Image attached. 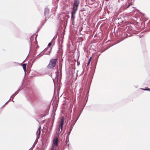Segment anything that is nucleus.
<instances>
[{
  "label": "nucleus",
  "instance_id": "8",
  "mask_svg": "<svg viewBox=\"0 0 150 150\" xmlns=\"http://www.w3.org/2000/svg\"><path fill=\"white\" fill-rule=\"evenodd\" d=\"M91 58H92V57H91L89 59L88 61V64H87V66H88L89 65V64H90V62L91 61Z\"/></svg>",
  "mask_w": 150,
  "mask_h": 150
},
{
  "label": "nucleus",
  "instance_id": "5",
  "mask_svg": "<svg viewBox=\"0 0 150 150\" xmlns=\"http://www.w3.org/2000/svg\"><path fill=\"white\" fill-rule=\"evenodd\" d=\"M41 127L40 126L39 127L38 130L37 132V138H38V139L39 138L40 136V133H41Z\"/></svg>",
  "mask_w": 150,
  "mask_h": 150
},
{
  "label": "nucleus",
  "instance_id": "11",
  "mask_svg": "<svg viewBox=\"0 0 150 150\" xmlns=\"http://www.w3.org/2000/svg\"><path fill=\"white\" fill-rule=\"evenodd\" d=\"M55 150V148H54V146H53L52 147V148L51 150Z\"/></svg>",
  "mask_w": 150,
  "mask_h": 150
},
{
  "label": "nucleus",
  "instance_id": "7",
  "mask_svg": "<svg viewBox=\"0 0 150 150\" xmlns=\"http://www.w3.org/2000/svg\"><path fill=\"white\" fill-rule=\"evenodd\" d=\"M23 68V69L25 71H26V64H23L22 65Z\"/></svg>",
  "mask_w": 150,
  "mask_h": 150
},
{
  "label": "nucleus",
  "instance_id": "4",
  "mask_svg": "<svg viewBox=\"0 0 150 150\" xmlns=\"http://www.w3.org/2000/svg\"><path fill=\"white\" fill-rule=\"evenodd\" d=\"M58 139L57 137H55L54 138L53 140V144L52 145V147L51 149L50 150H51L53 146L55 148L54 150H56V148L58 145Z\"/></svg>",
  "mask_w": 150,
  "mask_h": 150
},
{
  "label": "nucleus",
  "instance_id": "2",
  "mask_svg": "<svg viewBox=\"0 0 150 150\" xmlns=\"http://www.w3.org/2000/svg\"><path fill=\"white\" fill-rule=\"evenodd\" d=\"M57 58L50 59L49 63L47 66V68L49 69L53 68L57 62Z\"/></svg>",
  "mask_w": 150,
  "mask_h": 150
},
{
  "label": "nucleus",
  "instance_id": "14",
  "mask_svg": "<svg viewBox=\"0 0 150 150\" xmlns=\"http://www.w3.org/2000/svg\"><path fill=\"white\" fill-rule=\"evenodd\" d=\"M149 23H150V21H149Z\"/></svg>",
  "mask_w": 150,
  "mask_h": 150
},
{
  "label": "nucleus",
  "instance_id": "12",
  "mask_svg": "<svg viewBox=\"0 0 150 150\" xmlns=\"http://www.w3.org/2000/svg\"><path fill=\"white\" fill-rule=\"evenodd\" d=\"M129 5H130V6L131 5H132V2L130 3L129 4Z\"/></svg>",
  "mask_w": 150,
  "mask_h": 150
},
{
  "label": "nucleus",
  "instance_id": "3",
  "mask_svg": "<svg viewBox=\"0 0 150 150\" xmlns=\"http://www.w3.org/2000/svg\"><path fill=\"white\" fill-rule=\"evenodd\" d=\"M64 122V119L63 118H62L61 119V121L59 124V127L57 131V133L58 134H59L62 132Z\"/></svg>",
  "mask_w": 150,
  "mask_h": 150
},
{
  "label": "nucleus",
  "instance_id": "9",
  "mask_svg": "<svg viewBox=\"0 0 150 150\" xmlns=\"http://www.w3.org/2000/svg\"><path fill=\"white\" fill-rule=\"evenodd\" d=\"M143 90H148V91H150V89L148 88V89H143Z\"/></svg>",
  "mask_w": 150,
  "mask_h": 150
},
{
  "label": "nucleus",
  "instance_id": "1",
  "mask_svg": "<svg viewBox=\"0 0 150 150\" xmlns=\"http://www.w3.org/2000/svg\"><path fill=\"white\" fill-rule=\"evenodd\" d=\"M80 3L79 0H74V2L73 5L72 11L71 12V19L72 22H74V19L75 18V14L76 11L78 9V7Z\"/></svg>",
  "mask_w": 150,
  "mask_h": 150
},
{
  "label": "nucleus",
  "instance_id": "10",
  "mask_svg": "<svg viewBox=\"0 0 150 150\" xmlns=\"http://www.w3.org/2000/svg\"><path fill=\"white\" fill-rule=\"evenodd\" d=\"M52 45V43H50L48 44V47H50V46Z\"/></svg>",
  "mask_w": 150,
  "mask_h": 150
},
{
  "label": "nucleus",
  "instance_id": "13",
  "mask_svg": "<svg viewBox=\"0 0 150 150\" xmlns=\"http://www.w3.org/2000/svg\"><path fill=\"white\" fill-rule=\"evenodd\" d=\"M130 6V5L129 4V5L127 6V7H126V8H129V7Z\"/></svg>",
  "mask_w": 150,
  "mask_h": 150
},
{
  "label": "nucleus",
  "instance_id": "6",
  "mask_svg": "<svg viewBox=\"0 0 150 150\" xmlns=\"http://www.w3.org/2000/svg\"><path fill=\"white\" fill-rule=\"evenodd\" d=\"M49 9L47 8L45 9L44 11V14L45 16H46L49 13Z\"/></svg>",
  "mask_w": 150,
  "mask_h": 150
}]
</instances>
